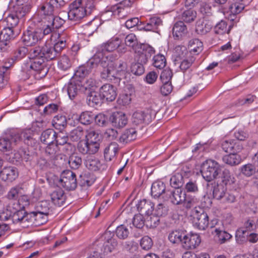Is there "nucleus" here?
Segmentation results:
<instances>
[{
    "mask_svg": "<svg viewBox=\"0 0 258 258\" xmlns=\"http://www.w3.org/2000/svg\"><path fill=\"white\" fill-rule=\"evenodd\" d=\"M153 65L156 68L162 69L166 66V59L165 56L160 54L154 56L153 58Z\"/></svg>",
    "mask_w": 258,
    "mask_h": 258,
    "instance_id": "obj_54",
    "label": "nucleus"
},
{
    "mask_svg": "<svg viewBox=\"0 0 258 258\" xmlns=\"http://www.w3.org/2000/svg\"><path fill=\"white\" fill-rule=\"evenodd\" d=\"M200 236L197 233H190L184 235L182 246L186 249H194L201 243Z\"/></svg>",
    "mask_w": 258,
    "mask_h": 258,
    "instance_id": "obj_12",
    "label": "nucleus"
},
{
    "mask_svg": "<svg viewBox=\"0 0 258 258\" xmlns=\"http://www.w3.org/2000/svg\"><path fill=\"white\" fill-rule=\"evenodd\" d=\"M214 231L220 243H225L232 237L231 234L225 231L223 226L221 228L216 227Z\"/></svg>",
    "mask_w": 258,
    "mask_h": 258,
    "instance_id": "obj_42",
    "label": "nucleus"
},
{
    "mask_svg": "<svg viewBox=\"0 0 258 258\" xmlns=\"http://www.w3.org/2000/svg\"><path fill=\"white\" fill-rule=\"evenodd\" d=\"M214 199L220 201L223 203H232L235 201V197L226 191V188L223 185L215 186L213 190Z\"/></svg>",
    "mask_w": 258,
    "mask_h": 258,
    "instance_id": "obj_11",
    "label": "nucleus"
},
{
    "mask_svg": "<svg viewBox=\"0 0 258 258\" xmlns=\"http://www.w3.org/2000/svg\"><path fill=\"white\" fill-rule=\"evenodd\" d=\"M110 121L114 126L117 127H122L127 122V118L125 114L120 111L113 112L110 116Z\"/></svg>",
    "mask_w": 258,
    "mask_h": 258,
    "instance_id": "obj_21",
    "label": "nucleus"
},
{
    "mask_svg": "<svg viewBox=\"0 0 258 258\" xmlns=\"http://www.w3.org/2000/svg\"><path fill=\"white\" fill-rule=\"evenodd\" d=\"M11 220L15 224H25L28 222V214L23 209L16 211L12 213Z\"/></svg>",
    "mask_w": 258,
    "mask_h": 258,
    "instance_id": "obj_23",
    "label": "nucleus"
},
{
    "mask_svg": "<svg viewBox=\"0 0 258 258\" xmlns=\"http://www.w3.org/2000/svg\"><path fill=\"white\" fill-rule=\"evenodd\" d=\"M184 233L180 230H175L171 232L168 235V239L173 244H181L182 245Z\"/></svg>",
    "mask_w": 258,
    "mask_h": 258,
    "instance_id": "obj_38",
    "label": "nucleus"
},
{
    "mask_svg": "<svg viewBox=\"0 0 258 258\" xmlns=\"http://www.w3.org/2000/svg\"><path fill=\"white\" fill-rule=\"evenodd\" d=\"M147 216H148L146 220V223L148 226L154 228L159 225L160 219L158 216H157L155 214H151Z\"/></svg>",
    "mask_w": 258,
    "mask_h": 258,
    "instance_id": "obj_59",
    "label": "nucleus"
},
{
    "mask_svg": "<svg viewBox=\"0 0 258 258\" xmlns=\"http://www.w3.org/2000/svg\"><path fill=\"white\" fill-rule=\"evenodd\" d=\"M0 176L5 181L12 182L18 177V171L14 167H6L1 171Z\"/></svg>",
    "mask_w": 258,
    "mask_h": 258,
    "instance_id": "obj_20",
    "label": "nucleus"
},
{
    "mask_svg": "<svg viewBox=\"0 0 258 258\" xmlns=\"http://www.w3.org/2000/svg\"><path fill=\"white\" fill-rule=\"evenodd\" d=\"M162 21L158 17H153L150 18L146 24L142 28L145 31L156 32L158 28L162 26Z\"/></svg>",
    "mask_w": 258,
    "mask_h": 258,
    "instance_id": "obj_29",
    "label": "nucleus"
},
{
    "mask_svg": "<svg viewBox=\"0 0 258 258\" xmlns=\"http://www.w3.org/2000/svg\"><path fill=\"white\" fill-rule=\"evenodd\" d=\"M95 118V114L92 112L84 111L80 115L79 121L83 124L87 125L91 123Z\"/></svg>",
    "mask_w": 258,
    "mask_h": 258,
    "instance_id": "obj_49",
    "label": "nucleus"
},
{
    "mask_svg": "<svg viewBox=\"0 0 258 258\" xmlns=\"http://www.w3.org/2000/svg\"><path fill=\"white\" fill-rule=\"evenodd\" d=\"M190 217L193 226L199 230H205L209 224L207 214L200 207H195L191 210Z\"/></svg>",
    "mask_w": 258,
    "mask_h": 258,
    "instance_id": "obj_1",
    "label": "nucleus"
},
{
    "mask_svg": "<svg viewBox=\"0 0 258 258\" xmlns=\"http://www.w3.org/2000/svg\"><path fill=\"white\" fill-rule=\"evenodd\" d=\"M33 60L30 62L24 64L25 70H31L32 72H36L40 78L45 77L48 73V68L45 66L44 58L39 57L31 58Z\"/></svg>",
    "mask_w": 258,
    "mask_h": 258,
    "instance_id": "obj_7",
    "label": "nucleus"
},
{
    "mask_svg": "<svg viewBox=\"0 0 258 258\" xmlns=\"http://www.w3.org/2000/svg\"><path fill=\"white\" fill-rule=\"evenodd\" d=\"M85 137L86 142H88L89 143H94L95 142L96 143H100V136L97 132L93 129L87 130Z\"/></svg>",
    "mask_w": 258,
    "mask_h": 258,
    "instance_id": "obj_48",
    "label": "nucleus"
},
{
    "mask_svg": "<svg viewBox=\"0 0 258 258\" xmlns=\"http://www.w3.org/2000/svg\"><path fill=\"white\" fill-rule=\"evenodd\" d=\"M115 233L116 236L118 238L120 239H125L128 236L130 230L127 226L122 224L116 227Z\"/></svg>",
    "mask_w": 258,
    "mask_h": 258,
    "instance_id": "obj_51",
    "label": "nucleus"
},
{
    "mask_svg": "<svg viewBox=\"0 0 258 258\" xmlns=\"http://www.w3.org/2000/svg\"><path fill=\"white\" fill-rule=\"evenodd\" d=\"M82 88V84H80V80L73 79L67 85L64 86L63 90L64 91H67L70 99L73 100Z\"/></svg>",
    "mask_w": 258,
    "mask_h": 258,
    "instance_id": "obj_15",
    "label": "nucleus"
},
{
    "mask_svg": "<svg viewBox=\"0 0 258 258\" xmlns=\"http://www.w3.org/2000/svg\"><path fill=\"white\" fill-rule=\"evenodd\" d=\"M187 28L182 21L177 22L172 28V33L174 38L179 39L184 36L187 33Z\"/></svg>",
    "mask_w": 258,
    "mask_h": 258,
    "instance_id": "obj_27",
    "label": "nucleus"
},
{
    "mask_svg": "<svg viewBox=\"0 0 258 258\" xmlns=\"http://www.w3.org/2000/svg\"><path fill=\"white\" fill-rule=\"evenodd\" d=\"M103 97L101 94L95 91H91L87 98L89 105L94 106L101 103Z\"/></svg>",
    "mask_w": 258,
    "mask_h": 258,
    "instance_id": "obj_39",
    "label": "nucleus"
},
{
    "mask_svg": "<svg viewBox=\"0 0 258 258\" xmlns=\"http://www.w3.org/2000/svg\"><path fill=\"white\" fill-rule=\"evenodd\" d=\"M52 124L54 127L61 129L67 124L66 117L62 115L55 116L52 120Z\"/></svg>",
    "mask_w": 258,
    "mask_h": 258,
    "instance_id": "obj_61",
    "label": "nucleus"
},
{
    "mask_svg": "<svg viewBox=\"0 0 258 258\" xmlns=\"http://www.w3.org/2000/svg\"><path fill=\"white\" fill-rule=\"evenodd\" d=\"M68 38V35L66 33L62 32L61 34H58V40L52 46L57 55L59 54L62 49L66 47Z\"/></svg>",
    "mask_w": 258,
    "mask_h": 258,
    "instance_id": "obj_32",
    "label": "nucleus"
},
{
    "mask_svg": "<svg viewBox=\"0 0 258 258\" xmlns=\"http://www.w3.org/2000/svg\"><path fill=\"white\" fill-rule=\"evenodd\" d=\"M28 52V50L26 47H19L15 50L13 57L11 59H13L14 62L15 61L20 60L24 57L27 54Z\"/></svg>",
    "mask_w": 258,
    "mask_h": 258,
    "instance_id": "obj_56",
    "label": "nucleus"
},
{
    "mask_svg": "<svg viewBox=\"0 0 258 258\" xmlns=\"http://www.w3.org/2000/svg\"><path fill=\"white\" fill-rule=\"evenodd\" d=\"M256 169L251 164L244 165L241 167V172L246 176H250L255 172Z\"/></svg>",
    "mask_w": 258,
    "mask_h": 258,
    "instance_id": "obj_64",
    "label": "nucleus"
},
{
    "mask_svg": "<svg viewBox=\"0 0 258 258\" xmlns=\"http://www.w3.org/2000/svg\"><path fill=\"white\" fill-rule=\"evenodd\" d=\"M212 18H203L197 23L196 32L201 35H204L209 32L213 26Z\"/></svg>",
    "mask_w": 258,
    "mask_h": 258,
    "instance_id": "obj_19",
    "label": "nucleus"
},
{
    "mask_svg": "<svg viewBox=\"0 0 258 258\" xmlns=\"http://www.w3.org/2000/svg\"><path fill=\"white\" fill-rule=\"evenodd\" d=\"M185 180L181 176V174L175 172L171 177L170 182V185L175 188H179L181 187Z\"/></svg>",
    "mask_w": 258,
    "mask_h": 258,
    "instance_id": "obj_50",
    "label": "nucleus"
},
{
    "mask_svg": "<svg viewBox=\"0 0 258 258\" xmlns=\"http://www.w3.org/2000/svg\"><path fill=\"white\" fill-rule=\"evenodd\" d=\"M154 206L153 203L150 201L143 200L138 203L137 209L140 214L149 215L152 214Z\"/></svg>",
    "mask_w": 258,
    "mask_h": 258,
    "instance_id": "obj_24",
    "label": "nucleus"
},
{
    "mask_svg": "<svg viewBox=\"0 0 258 258\" xmlns=\"http://www.w3.org/2000/svg\"><path fill=\"white\" fill-rule=\"evenodd\" d=\"M58 20L62 21L59 18H54L53 16L48 17L47 20H42V21L44 23L43 35H48L51 33L55 29L58 28L60 26V24H57Z\"/></svg>",
    "mask_w": 258,
    "mask_h": 258,
    "instance_id": "obj_17",
    "label": "nucleus"
},
{
    "mask_svg": "<svg viewBox=\"0 0 258 258\" xmlns=\"http://www.w3.org/2000/svg\"><path fill=\"white\" fill-rule=\"evenodd\" d=\"M56 133L52 129H47L43 132L40 136L41 141L45 144L53 143Z\"/></svg>",
    "mask_w": 258,
    "mask_h": 258,
    "instance_id": "obj_35",
    "label": "nucleus"
},
{
    "mask_svg": "<svg viewBox=\"0 0 258 258\" xmlns=\"http://www.w3.org/2000/svg\"><path fill=\"white\" fill-rule=\"evenodd\" d=\"M172 202L175 205H179L185 200V194L181 189H176L172 192Z\"/></svg>",
    "mask_w": 258,
    "mask_h": 258,
    "instance_id": "obj_47",
    "label": "nucleus"
},
{
    "mask_svg": "<svg viewBox=\"0 0 258 258\" xmlns=\"http://www.w3.org/2000/svg\"><path fill=\"white\" fill-rule=\"evenodd\" d=\"M221 147L227 153L239 152L242 149L241 146L233 140L223 141L221 144Z\"/></svg>",
    "mask_w": 258,
    "mask_h": 258,
    "instance_id": "obj_26",
    "label": "nucleus"
},
{
    "mask_svg": "<svg viewBox=\"0 0 258 258\" xmlns=\"http://www.w3.org/2000/svg\"><path fill=\"white\" fill-rule=\"evenodd\" d=\"M13 158L17 162L22 161L27 162L29 159V154L26 150L21 148L15 152Z\"/></svg>",
    "mask_w": 258,
    "mask_h": 258,
    "instance_id": "obj_52",
    "label": "nucleus"
},
{
    "mask_svg": "<svg viewBox=\"0 0 258 258\" xmlns=\"http://www.w3.org/2000/svg\"><path fill=\"white\" fill-rule=\"evenodd\" d=\"M68 13V18L74 21H79L86 15V10L82 5V0H75L71 4Z\"/></svg>",
    "mask_w": 258,
    "mask_h": 258,
    "instance_id": "obj_10",
    "label": "nucleus"
},
{
    "mask_svg": "<svg viewBox=\"0 0 258 258\" xmlns=\"http://www.w3.org/2000/svg\"><path fill=\"white\" fill-rule=\"evenodd\" d=\"M57 184L68 190L75 189L77 186L75 173L69 170L63 171L60 175Z\"/></svg>",
    "mask_w": 258,
    "mask_h": 258,
    "instance_id": "obj_8",
    "label": "nucleus"
},
{
    "mask_svg": "<svg viewBox=\"0 0 258 258\" xmlns=\"http://www.w3.org/2000/svg\"><path fill=\"white\" fill-rule=\"evenodd\" d=\"M50 197L53 204L58 206L63 205L66 200L64 192L59 188L55 189L50 194Z\"/></svg>",
    "mask_w": 258,
    "mask_h": 258,
    "instance_id": "obj_25",
    "label": "nucleus"
},
{
    "mask_svg": "<svg viewBox=\"0 0 258 258\" xmlns=\"http://www.w3.org/2000/svg\"><path fill=\"white\" fill-rule=\"evenodd\" d=\"M176 172L178 173L179 174H181V176L184 180H187L193 174L191 166L187 164L180 165Z\"/></svg>",
    "mask_w": 258,
    "mask_h": 258,
    "instance_id": "obj_45",
    "label": "nucleus"
},
{
    "mask_svg": "<svg viewBox=\"0 0 258 258\" xmlns=\"http://www.w3.org/2000/svg\"><path fill=\"white\" fill-rule=\"evenodd\" d=\"M85 164L89 170L94 171L104 170L107 169V165L104 161H101L97 158L92 156L86 157Z\"/></svg>",
    "mask_w": 258,
    "mask_h": 258,
    "instance_id": "obj_14",
    "label": "nucleus"
},
{
    "mask_svg": "<svg viewBox=\"0 0 258 258\" xmlns=\"http://www.w3.org/2000/svg\"><path fill=\"white\" fill-rule=\"evenodd\" d=\"M82 163V158L76 155H72L69 158V164L71 168L77 169L79 168Z\"/></svg>",
    "mask_w": 258,
    "mask_h": 258,
    "instance_id": "obj_60",
    "label": "nucleus"
},
{
    "mask_svg": "<svg viewBox=\"0 0 258 258\" xmlns=\"http://www.w3.org/2000/svg\"><path fill=\"white\" fill-rule=\"evenodd\" d=\"M73 61L68 55L63 54L58 59L57 62V68L62 72H67L72 67Z\"/></svg>",
    "mask_w": 258,
    "mask_h": 258,
    "instance_id": "obj_30",
    "label": "nucleus"
},
{
    "mask_svg": "<svg viewBox=\"0 0 258 258\" xmlns=\"http://www.w3.org/2000/svg\"><path fill=\"white\" fill-rule=\"evenodd\" d=\"M20 18L18 17L16 14L13 13L9 14L5 19L7 26L11 28L15 29L19 22Z\"/></svg>",
    "mask_w": 258,
    "mask_h": 258,
    "instance_id": "obj_53",
    "label": "nucleus"
},
{
    "mask_svg": "<svg viewBox=\"0 0 258 258\" xmlns=\"http://www.w3.org/2000/svg\"><path fill=\"white\" fill-rule=\"evenodd\" d=\"M54 10V8L51 5H50V3H46L44 4L41 9V13L45 15L46 16L43 18L42 20H47L48 17L50 16H53L52 13Z\"/></svg>",
    "mask_w": 258,
    "mask_h": 258,
    "instance_id": "obj_63",
    "label": "nucleus"
},
{
    "mask_svg": "<svg viewBox=\"0 0 258 258\" xmlns=\"http://www.w3.org/2000/svg\"><path fill=\"white\" fill-rule=\"evenodd\" d=\"M234 3L230 7L231 12L234 15L240 13L246 5V0H233Z\"/></svg>",
    "mask_w": 258,
    "mask_h": 258,
    "instance_id": "obj_43",
    "label": "nucleus"
},
{
    "mask_svg": "<svg viewBox=\"0 0 258 258\" xmlns=\"http://www.w3.org/2000/svg\"><path fill=\"white\" fill-rule=\"evenodd\" d=\"M102 55L101 53H97L93 57L90 59L86 63L80 66L75 73L73 79L83 80L84 78L89 75L92 70L98 66V63L100 61V57Z\"/></svg>",
    "mask_w": 258,
    "mask_h": 258,
    "instance_id": "obj_3",
    "label": "nucleus"
},
{
    "mask_svg": "<svg viewBox=\"0 0 258 258\" xmlns=\"http://www.w3.org/2000/svg\"><path fill=\"white\" fill-rule=\"evenodd\" d=\"M12 148V143L7 135L0 138V151L7 152L11 150Z\"/></svg>",
    "mask_w": 258,
    "mask_h": 258,
    "instance_id": "obj_57",
    "label": "nucleus"
},
{
    "mask_svg": "<svg viewBox=\"0 0 258 258\" xmlns=\"http://www.w3.org/2000/svg\"><path fill=\"white\" fill-rule=\"evenodd\" d=\"M17 33L15 32V29L9 27H5L0 34V39L3 40L9 41L15 38Z\"/></svg>",
    "mask_w": 258,
    "mask_h": 258,
    "instance_id": "obj_37",
    "label": "nucleus"
},
{
    "mask_svg": "<svg viewBox=\"0 0 258 258\" xmlns=\"http://www.w3.org/2000/svg\"><path fill=\"white\" fill-rule=\"evenodd\" d=\"M100 148V143H89L86 141L80 142L78 145L79 151L83 154H94Z\"/></svg>",
    "mask_w": 258,
    "mask_h": 258,
    "instance_id": "obj_16",
    "label": "nucleus"
},
{
    "mask_svg": "<svg viewBox=\"0 0 258 258\" xmlns=\"http://www.w3.org/2000/svg\"><path fill=\"white\" fill-rule=\"evenodd\" d=\"M84 136V133L81 127L78 126L70 134V138L73 141H78Z\"/></svg>",
    "mask_w": 258,
    "mask_h": 258,
    "instance_id": "obj_58",
    "label": "nucleus"
},
{
    "mask_svg": "<svg viewBox=\"0 0 258 258\" xmlns=\"http://www.w3.org/2000/svg\"><path fill=\"white\" fill-rule=\"evenodd\" d=\"M102 68L101 72L102 79L107 80H112L116 77L115 73V63L108 59L107 56H103L100 57V61L98 63Z\"/></svg>",
    "mask_w": 258,
    "mask_h": 258,
    "instance_id": "obj_6",
    "label": "nucleus"
},
{
    "mask_svg": "<svg viewBox=\"0 0 258 258\" xmlns=\"http://www.w3.org/2000/svg\"><path fill=\"white\" fill-rule=\"evenodd\" d=\"M7 136L10 138V141L12 143L13 147L14 145L20 144L23 140L25 143L28 145H31L32 141H33L32 133L30 130H26L22 132L14 131Z\"/></svg>",
    "mask_w": 258,
    "mask_h": 258,
    "instance_id": "obj_9",
    "label": "nucleus"
},
{
    "mask_svg": "<svg viewBox=\"0 0 258 258\" xmlns=\"http://www.w3.org/2000/svg\"><path fill=\"white\" fill-rule=\"evenodd\" d=\"M196 12L189 9L183 12L181 19L185 22L189 23L193 21L196 17Z\"/></svg>",
    "mask_w": 258,
    "mask_h": 258,
    "instance_id": "obj_62",
    "label": "nucleus"
},
{
    "mask_svg": "<svg viewBox=\"0 0 258 258\" xmlns=\"http://www.w3.org/2000/svg\"><path fill=\"white\" fill-rule=\"evenodd\" d=\"M118 145L115 143H111L105 148L104 152V158L106 160L111 161L118 151Z\"/></svg>",
    "mask_w": 258,
    "mask_h": 258,
    "instance_id": "obj_33",
    "label": "nucleus"
},
{
    "mask_svg": "<svg viewBox=\"0 0 258 258\" xmlns=\"http://www.w3.org/2000/svg\"><path fill=\"white\" fill-rule=\"evenodd\" d=\"M156 113L157 111L155 110L150 108H147L144 111H136L132 115V122L135 125L143 123L148 124L155 118Z\"/></svg>",
    "mask_w": 258,
    "mask_h": 258,
    "instance_id": "obj_4",
    "label": "nucleus"
},
{
    "mask_svg": "<svg viewBox=\"0 0 258 258\" xmlns=\"http://www.w3.org/2000/svg\"><path fill=\"white\" fill-rule=\"evenodd\" d=\"M203 45L202 41L195 38L190 40L188 42V49L191 54L197 55L203 50Z\"/></svg>",
    "mask_w": 258,
    "mask_h": 258,
    "instance_id": "obj_31",
    "label": "nucleus"
},
{
    "mask_svg": "<svg viewBox=\"0 0 258 258\" xmlns=\"http://www.w3.org/2000/svg\"><path fill=\"white\" fill-rule=\"evenodd\" d=\"M126 64L124 62H119L115 64V73H116L115 78H124L126 73Z\"/></svg>",
    "mask_w": 258,
    "mask_h": 258,
    "instance_id": "obj_55",
    "label": "nucleus"
},
{
    "mask_svg": "<svg viewBox=\"0 0 258 258\" xmlns=\"http://www.w3.org/2000/svg\"><path fill=\"white\" fill-rule=\"evenodd\" d=\"M221 170V166L216 161L208 159L203 163L201 171L205 180L210 182L217 177Z\"/></svg>",
    "mask_w": 258,
    "mask_h": 258,
    "instance_id": "obj_2",
    "label": "nucleus"
},
{
    "mask_svg": "<svg viewBox=\"0 0 258 258\" xmlns=\"http://www.w3.org/2000/svg\"><path fill=\"white\" fill-rule=\"evenodd\" d=\"M165 190V185L162 181H155L151 186V194L154 198L159 197Z\"/></svg>",
    "mask_w": 258,
    "mask_h": 258,
    "instance_id": "obj_36",
    "label": "nucleus"
},
{
    "mask_svg": "<svg viewBox=\"0 0 258 258\" xmlns=\"http://www.w3.org/2000/svg\"><path fill=\"white\" fill-rule=\"evenodd\" d=\"M8 63H5L4 66L0 67V88H3L7 82L6 72L8 69L14 64L13 59H8Z\"/></svg>",
    "mask_w": 258,
    "mask_h": 258,
    "instance_id": "obj_34",
    "label": "nucleus"
},
{
    "mask_svg": "<svg viewBox=\"0 0 258 258\" xmlns=\"http://www.w3.org/2000/svg\"><path fill=\"white\" fill-rule=\"evenodd\" d=\"M244 226L246 229L245 230L242 229H239L236 232L235 237L237 240H238L239 238H240L241 236H242V235L245 233L246 230L251 231L254 229L255 227V222L253 220L248 219L245 222Z\"/></svg>",
    "mask_w": 258,
    "mask_h": 258,
    "instance_id": "obj_44",
    "label": "nucleus"
},
{
    "mask_svg": "<svg viewBox=\"0 0 258 258\" xmlns=\"http://www.w3.org/2000/svg\"><path fill=\"white\" fill-rule=\"evenodd\" d=\"M40 30H27L22 37V40L25 45L31 46L37 43L42 38Z\"/></svg>",
    "mask_w": 258,
    "mask_h": 258,
    "instance_id": "obj_13",
    "label": "nucleus"
},
{
    "mask_svg": "<svg viewBox=\"0 0 258 258\" xmlns=\"http://www.w3.org/2000/svg\"><path fill=\"white\" fill-rule=\"evenodd\" d=\"M137 132L134 128L127 129L124 131L119 138L120 142L127 143L136 139Z\"/></svg>",
    "mask_w": 258,
    "mask_h": 258,
    "instance_id": "obj_40",
    "label": "nucleus"
},
{
    "mask_svg": "<svg viewBox=\"0 0 258 258\" xmlns=\"http://www.w3.org/2000/svg\"><path fill=\"white\" fill-rule=\"evenodd\" d=\"M49 211V203L47 201H42L38 202L35 206V211L32 213L38 214V215L43 214L44 219L43 222L47 221L48 215Z\"/></svg>",
    "mask_w": 258,
    "mask_h": 258,
    "instance_id": "obj_22",
    "label": "nucleus"
},
{
    "mask_svg": "<svg viewBox=\"0 0 258 258\" xmlns=\"http://www.w3.org/2000/svg\"><path fill=\"white\" fill-rule=\"evenodd\" d=\"M57 56L52 45L45 44L43 46H37L30 50V57H42L44 60H49L55 58Z\"/></svg>",
    "mask_w": 258,
    "mask_h": 258,
    "instance_id": "obj_5",
    "label": "nucleus"
},
{
    "mask_svg": "<svg viewBox=\"0 0 258 258\" xmlns=\"http://www.w3.org/2000/svg\"><path fill=\"white\" fill-rule=\"evenodd\" d=\"M99 91L103 98L108 101H113L117 96L115 87L110 84L103 85L99 89Z\"/></svg>",
    "mask_w": 258,
    "mask_h": 258,
    "instance_id": "obj_18",
    "label": "nucleus"
},
{
    "mask_svg": "<svg viewBox=\"0 0 258 258\" xmlns=\"http://www.w3.org/2000/svg\"><path fill=\"white\" fill-rule=\"evenodd\" d=\"M121 40L118 38H113L108 40L106 43H104L102 46V52H98L103 55L105 51L112 52L114 50L117 49V48L120 44Z\"/></svg>",
    "mask_w": 258,
    "mask_h": 258,
    "instance_id": "obj_28",
    "label": "nucleus"
},
{
    "mask_svg": "<svg viewBox=\"0 0 258 258\" xmlns=\"http://www.w3.org/2000/svg\"><path fill=\"white\" fill-rule=\"evenodd\" d=\"M223 161L227 164L234 166L238 165L241 162V157L236 153H231L229 155L224 156L223 157Z\"/></svg>",
    "mask_w": 258,
    "mask_h": 258,
    "instance_id": "obj_41",
    "label": "nucleus"
},
{
    "mask_svg": "<svg viewBox=\"0 0 258 258\" xmlns=\"http://www.w3.org/2000/svg\"><path fill=\"white\" fill-rule=\"evenodd\" d=\"M80 84H82V89L85 90H94L99 86V83L94 79L90 78L83 80H80Z\"/></svg>",
    "mask_w": 258,
    "mask_h": 258,
    "instance_id": "obj_46",
    "label": "nucleus"
}]
</instances>
